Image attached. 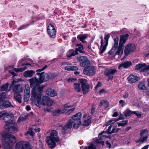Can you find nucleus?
I'll list each match as a JSON object with an SVG mask.
<instances>
[{"label": "nucleus", "mask_w": 149, "mask_h": 149, "mask_svg": "<svg viewBox=\"0 0 149 149\" xmlns=\"http://www.w3.org/2000/svg\"><path fill=\"white\" fill-rule=\"evenodd\" d=\"M47 32L51 38H54L56 34V31L54 26L50 24L47 28Z\"/></svg>", "instance_id": "obj_11"}, {"label": "nucleus", "mask_w": 149, "mask_h": 149, "mask_svg": "<svg viewBox=\"0 0 149 149\" xmlns=\"http://www.w3.org/2000/svg\"><path fill=\"white\" fill-rule=\"evenodd\" d=\"M28 118L27 116H21L19 117L17 120L18 122H19L21 121H24L26 120Z\"/></svg>", "instance_id": "obj_42"}, {"label": "nucleus", "mask_w": 149, "mask_h": 149, "mask_svg": "<svg viewBox=\"0 0 149 149\" xmlns=\"http://www.w3.org/2000/svg\"><path fill=\"white\" fill-rule=\"evenodd\" d=\"M132 64L131 61H125L120 63L118 66L119 70H122L123 69H126L130 66Z\"/></svg>", "instance_id": "obj_16"}, {"label": "nucleus", "mask_w": 149, "mask_h": 149, "mask_svg": "<svg viewBox=\"0 0 149 149\" xmlns=\"http://www.w3.org/2000/svg\"><path fill=\"white\" fill-rule=\"evenodd\" d=\"M141 136L140 138V140L141 141V142L142 143L146 142L148 138V135H146L143 136Z\"/></svg>", "instance_id": "obj_35"}, {"label": "nucleus", "mask_w": 149, "mask_h": 149, "mask_svg": "<svg viewBox=\"0 0 149 149\" xmlns=\"http://www.w3.org/2000/svg\"><path fill=\"white\" fill-rule=\"evenodd\" d=\"M123 121V123H118V125L119 127H123L124 126L127 124V123L125 122L124 121Z\"/></svg>", "instance_id": "obj_51"}, {"label": "nucleus", "mask_w": 149, "mask_h": 149, "mask_svg": "<svg viewBox=\"0 0 149 149\" xmlns=\"http://www.w3.org/2000/svg\"><path fill=\"white\" fill-rule=\"evenodd\" d=\"M2 106L4 108L10 107H14L11 103L8 101H6L4 102L3 103Z\"/></svg>", "instance_id": "obj_29"}, {"label": "nucleus", "mask_w": 149, "mask_h": 149, "mask_svg": "<svg viewBox=\"0 0 149 149\" xmlns=\"http://www.w3.org/2000/svg\"><path fill=\"white\" fill-rule=\"evenodd\" d=\"M148 130L147 129H144L142 130L140 133L141 136H142L145 133H148Z\"/></svg>", "instance_id": "obj_54"}, {"label": "nucleus", "mask_w": 149, "mask_h": 149, "mask_svg": "<svg viewBox=\"0 0 149 149\" xmlns=\"http://www.w3.org/2000/svg\"><path fill=\"white\" fill-rule=\"evenodd\" d=\"M27 87V88L25 89L24 91L25 92L27 93H29L30 92V87L29 85V84H26L25 85V88Z\"/></svg>", "instance_id": "obj_55"}, {"label": "nucleus", "mask_w": 149, "mask_h": 149, "mask_svg": "<svg viewBox=\"0 0 149 149\" xmlns=\"http://www.w3.org/2000/svg\"><path fill=\"white\" fill-rule=\"evenodd\" d=\"M133 114H135L138 118H140L141 117V116L142 115L141 113H138L137 111H133Z\"/></svg>", "instance_id": "obj_56"}, {"label": "nucleus", "mask_w": 149, "mask_h": 149, "mask_svg": "<svg viewBox=\"0 0 149 149\" xmlns=\"http://www.w3.org/2000/svg\"><path fill=\"white\" fill-rule=\"evenodd\" d=\"M80 62V66L82 67H87L90 65V61L87 57L84 56H81L77 57Z\"/></svg>", "instance_id": "obj_10"}, {"label": "nucleus", "mask_w": 149, "mask_h": 149, "mask_svg": "<svg viewBox=\"0 0 149 149\" xmlns=\"http://www.w3.org/2000/svg\"><path fill=\"white\" fill-rule=\"evenodd\" d=\"M54 102V101L51 100L49 97H47V106H51Z\"/></svg>", "instance_id": "obj_44"}, {"label": "nucleus", "mask_w": 149, "mask_h": 149, "mask_svg": "<svg viewBox=\"0 0 149 149\" xmlns=\"http://www.w3.org/2000/svg\"><path fill=\"white\" fill-rule=\"evenodd\" d=\"M119 103L122 107H123L125 105V102L122 100L119 101Z\"/></svg>", "instance_id": "obj_58"}, {"label": "nucleus", "mask_w": 149, "mask_h": 149, "mask_svg": "<svg viewBox=\"0 0 149 149\" xmlns=\"http://www.w3.org/2000/svg\"><path fill=\"white\" fill-rule=\"evenodd\" d=\"M41 104L44 105L47 104V96H44L42 97Z\"/></svg>", "instance_id": "obj_41"}, {"label": "nucleus", "mask_w": 149, "mask_h": 149, "mask_svg": "<svg viewBox=\"0 0 149 149\" xmlns=\"http://www.w3.org/2000/svg\"><path fill=\"white\" fill-rule=\"evenodd\" d=\"M27 57V56L26 57L24 56V58H22L19 60V61L18 63V67H19L21 66L28 65H31V64L28 63H23V62L25 60H26V58Z\"/></svg>", "instance_id": "obj_23"}, {"label": "nucleus", "mask_w": 149, "mask_h": 149, "mask_svg": "<svg viewBox=\"0 0 149 149\" xmlns=\"http://www.w3.org/2000/svg\"><path fill=\"white\" fill-rule=\"evenodd\" d=\"M106 45H104L103 46H102V47H101L100 48V54L102 53L106 49Z\"/></svg>", "instance_id": "obj_46"}, {"label": "nucleus", "mask_w": 149, "mask_h": 149, "mask_svg": "<svg viewBox=\"0 0 149 149\" xmlns=\"http://www.w3.org/2000/svg\"><path fill=\"white\" fill-rule=\"evenodd\" d=\"M129 36L128 34L120 36L119 44H118L119 38L116 37L114 39V43L109 53V55H113L114 56L119 54L120 52H123L124 47V44L127 40Z\"/></svg>", "instance_id": "obj_1"}, {"label": "nucleus", "mask_w": 149, "mask_h": 149, "mask_svg": "<svg viewBox=\"0 0 149 149\" xmlns=\"http://www.w3.org/2000/svg\"><path fill=\"white\" fill-rule=\"evenodd\" d=\"M138 87L141 90H144L146 89V87L144 84H138Z\"/></svg>", "instance_id": "obj_45"}, {"label": "nucleus", "mask_w": 149, "mask_h": 149, "mask_svg": "<svg viewBox=\"0 0 149 149\" xmlns=\"http://www.w3.org/2000/svg\"><path fill=\"white\" fill-rule=\"evenodd\" d=\"M136 47L135 45L133 44H130L127 45L125 47L124 53L125 55L127 56L131 52L135 51Z\"/></svg>", "instance_id": "obj_12"}, {"label": "nucleus", "mask_w": 149, "mask_h": 149, "mask_svg": "<svg viewBox=\"0 0 149 149\" xmlns=\"http://www.w3.org/2000/svg\"><path fill=\"white\" fill-rule=\"evenodd\" d=\"M26 95H24V100L25 102H27L29 100V97H26Z\"/></svg>", "instance_id": "obj_63"}, {"label": "nucleus", "mask_w": 149, "mask_h": 149, "mask_svg": "<svg viewBox=\"0 0 149 149\" xmlns=\"http://www.w3.org/2000/svg\"><path fill=\"white\" fill-rule=\"evenodd\" d=\"M83 119L84 120V125L88 126L91 123V117L90 116L84 115L83 116Z\"/></svg>", "instance_id": "obj_17"}, {"label": "nucleus", "mask_w": 149, "mask_h": 149, "mask_svg": "<svg viewBox=\"0 0 149 149\" xmlns=\"http://www.w3.org/2000/svg\"><path fill=\"white\" fill-rule=\"evenodd\" d=\"M133 111L130 110L129 109H127L124 111V114L126 117H127L133 114Z\"/></svg>", "instance_id": "obj_31"}, {"label": "nucleus", "mask_w": 149, "mask_h": 149, "mask_svg": "<svg viewBox=\"0 0 149 149\" xmlns=\"http://www.w3.org/2000/svg\"><path fill=\"white\" fill-rule=\"evenodd\" d=\"M55 77L54 74L51 73H49L47 75V79H50L51 80L54 79Z\"/></svg>", "instance_id": "obj_39"}, {"label": "nucleus", "mask_w": 149, "mask_h": 149, "mask_svg": "<svg viewBox=\"0 0 149 149\" xmlns=\"http://www.w3.org/2000/svg\"><path fill=\"white\" fill-rule=\"evenodd\" d=\"M118 120H111L105 123L106 126H108L111 124H113L115 122L117 121Z\"/></svg>", "instance_id": "obj_36"}, {"label": "nucleus", "mask_w": 149, "mask_h": 149, "mask_svg": "<svg viewBox=\"0 0 149 149\" xmlns=\"http://www.w3.org/2000/svg\"><path fill=\"white\" fill-rule=\"evenodd\" d=\"M82 90L84 93L86 94L88 91L90 87L89 84H81Z\"/></svg>", "instance_id": "obj_28"}, {"label": "nucleus", "mask_w": 149, "mask_h": 149, "mask_svg": "<svg viewBox=\"0 0 149 149\" xmlns=\"http://www.w3.org/2000/svg\"><path fill=\"white\" fill-rule=\"evenodd\" d=\"M59 109L58 108L53 111V114L54 116H57L60 114Z\"/></svg>", "instance_id": "obj_48"}, {"label": "nucleus", "mask_w": 149, "mask_h": 149, "mask_svg": "<svg viewBox=\"0 0 149 149\" xmlns=\"http://www.w3.org/2000/svg\"><path fill=\"white\" fill-rule=\"evenodd\" d=\"M36 86L33 87L32 91V97L35 99L38 100V103L40 100L43 92V89L45 86L40 87L39 86L40 84H36Z\"/></svg>", "instance_id": "obj_6"}, {"label": "nucleus", "mask_w": 149, "mask_h": 149, "mask_svg": "<svg viewBox=\"0 0 149 149\" xmlns=\"http://www.w3.org/2000/svg\"><path fill=\"white\" fill-rule=\"evenodd\" d=\"M9 84H3L1 87V91H6L8 86Z\"/></svg>", "instance_id": "obj_38"}, {"label": "nucleus", "mask_w": 149, "mask_h": 149, "mask_svg": "<svg viewBox=\"0 0 149 149\" xmlns=\"http://www.w3.org/2000/svg\"><path fill=\"white\" fill-rule=\"evenodd\" d=\"M9 72L13 75V77L16 75V74L13 71L9 70Z\"/></svg>", "instance_id": "obj_62"}, {"label": "nucleus", "mask_w": 149, "mask_h": 149, "mask_svg": "<svg viewBox=\"0 0 149 149\" xmlns=\"http://www.w3.org/2000/svg\"><path fill=\"white\" fill-rule=\"evenodd\" d=\"M88 37L87 34H79L77 36V38L83 43H85L86 41L85 40Z\"/></svg>", "instance_id": "obj_19"}, {"label": "nucleus", "mask_w": 149, "mask_h": 149, "mask_svg": "<svg viewBox=\"0 0 149 149\" xmlns=\"http://www.w3.org/2000/svg\"><path fill=\"white\" fill-rule=\"evenodd\" d=\"M13 90L15 93H19L23 91L22 88L20 84H16L13 88Z\"/></svg>", "instance_id": "obj_24"}, {"label": "nucleus", "mask_w": 149, "mask_h": 149, "mask_svg": "<svg viewBox=\"0 0 149 149\" xmlns=\"http://www.w3.org/2000/svg\"><path fill=\"white\" fill-rule=\"evenodd\" d=\"M14 97L15 99L19 103L22 102L21 95L19 93L16 92L15 93Z\"/></svg>", "instance_id": "obj_25"}, {"label": "nucleus", "mask_w": 149, "mask_h": 149, "mask_svg": "<svg viewBox=\"0 0 149 149\" xmlns=\"http://www.w3.org/2000/svg\"><path fill=\"white\" fill-rule=\"evenodd\" d=\"M82 114L81 112H78L75 115L72 116L71 119H70L66 123L64 127L62 125L59 126L60 129H62V132L63 134H65V130L72 127L74 129H77L80 126L81 123V118Z\"/></svg>", "instance_id": "obj_2"}, {"label": "nucleus", "mask_w": 149, "mask_h": 149, "mask_svg": "<svg viewBox=\"0 0 149 149\" xmlns=\"http://www.w3.org/2000/svg\"><path fill=\"white\" fill-rule=\"evenodd\" d=\"M56 92L54 89L51 88L47 90V95L54 97L57 95Z\"/></svg>", "instance_id": "obj_21"}, {"label": "nucleus", "mask_w": 149, "mask_h": 149, "mask_svg": "<svg viewBox=\"0 0 149 149\" xmlns=\"http://www.w3.org/2000/svg\"><path fill=\"white\" fill-rule=\"evenodd\" d=\"M106 144L107 146L109 147V148H111V145L109 142L108 141H107L106 142Z\"/></svg>", "instance_id": "obj_64"}, {"label": "nucleus", "mask_w": 149, "mask_h": 149, "mask_svg": "<svg viewBox=\"0 0 149 149\" xmlns=\"http://www.w3.org/2000/svg\"><path fill=\"white\" fill-rule=\"evenodd\" d=\"M64 107V108H70L73 107L72 106L70 105L69 104V103H66V104H64L63 106Z\"/></svg>", "instance_id": "obj_60"}, {"label": "nucleus", "mask_w": 149, "mask_h": 149, "mask_svg": "<svg viewBox=\"0 0 149 149\" xmlns=\"http://www.w3.org/2000/svg\"><path fill=\"white\" fill-rule=\"evenodd\" d=\"M4 115L5 116L3 118V119L4 120H6V119L9 118L10 117L9 114L6 111H3L2 112H0V118L1 117Z\"/></svg>", "instance_id": "obj_27"}, {"label": "nucleus", "mask_w": 149, "mask_h": 149, "mask_svg": "<svg viewBox=\"0 0 149 149\" xmlns=\"http://www.w3.org/2000/svg\"><path fill=\"white\" fill-rule=\"evenodd\" d=\"M75 108L70 109L68 110L66 112L65 114L66 115H68L72 113L75 110Z\"/></svg>", "instance_id": "obj_37"}, {"label": "nucleus", "mask_w": 149, "mask_h": 149, "mask_svg": "<svg viewBox=\"0 0 149 149\" xmlns=\"http://www.w3.org/2000/svg\"><path fill=\"white\" fill-rule=\"evenodd\" d=\"M76 79L74 78H69L68 79L67 81L68 83H73L76 80Z\"/></svg>", "instance_id": "obj_49"}, {"label": "nucleus", "mask_w": 149, "mask_h": 149, "mask_svg": "<svg viewBox=\"0 0 149 149\" xmlns=\"http://www.w3.org/2000/svg\"><path fill=\"white\" fill-rule=\"evenodd\" d=\"M59 109L60 114H63L65 113L67 111V109L65 108Z\"/></svg>", "instance_id": "obj_52"}, {"label": "nucleus", "mask_w": 149, "mask_h": 149, "mask_svg": "<svg viewBox=\"0 0 149 149\" xmlns=\"http://www.w3.org/2000/svg\"><path fill=\"white\" fill-rule=\"evenodd\" d=\"M99 144H101L102 146H103L104 144V141H101L100 139H97L94 143H93L88 147H86L84 149H97L96 148V145Z\"/></svg>", "instance_id": "obj_13"}, {"label": "nucleus", "mask_w": 149, "mask_h": 149, "mask_svg": "<svg viewBox=\"0 0 149 149\" xmlns=\"http://www.w3.org/2000/svg\"><path fill=\"white\" fill-rule=\"evenodd\" d=\"M65 69L67 71H73L77 70L78 68L76 66L69 65L65 66Z\"/></svg>", "instance_id": "obj_26"}, {"label": "nucleus", "mask_w": 149, "mask_h": 149, "mask_svg": "<svg viewBox=\"0 0 149 149\" xmlns=\"http://www.w3.org/2000/svg\"><path fill=\"white\" fill-rule=\"evenodd\" d=\"M2 136V146L4 148L7 149H12V147L16 142V138L14 136L8 134L5 131L1 133Z\"/></svg>", "instance_id": "obj_3"}, {"label": "nucleus", "mask_w": 149, "mask_h": 149, "mask_svg": "<svg viewBox=\"0 0 149 149\" xmlns=\"http://www.w3.org/2000/svg\"><path fill=\"white\" fill-rule=\"evenodd\" d=\"M16 149H29V144L24 142H20L17 143L15 146Z\"/></svg>", "instance_id": "obj_15"}, {"label": "nucleus", "mask_w": 149, "mask_h": 149, "mask_svg": "<svg viewBox=\"0 0 149 149\" xmlns=\"http://www.w3.org/2000/svg\"><path fill=\"white\" fill-rule=\"evenodd\" d=\"M100 106L101 107L103 106L107 108L109 106V103L108 101L105 100H101L100 101Z\"/></svg>", "instance_id": "obj_30"}, {"label": "nucleus", "mask_w": 149, "mask_h": 149, "mask_svg": "<svg viewBox=\"0 0 149 149\" xmlns=\"http://www.w3.org/2000/svg\"><path fill=\"white\" fill-rule=\"evenodd\" d=\"M80 84H74V88L77 92H79L81 90V88L80 86Z\"/></svg>", "instance_id": "obj_43"}, {"label": "nucleus", "mask_w": 149, "mask_h": 149, "mask_svg": "<svg viewBox=\"0 0 149 149\" xmlns=\"http://www.w3.org/2000/svg\"><path fill=\"white\" fill-rule=\"evenodd\" d=\"M6 119L5 121L6 124L5 127L6 130L11 133H16L18 129L16 126L17 125L12 123L10 122V118Z\"/></svg>", "instance_id": "obj_7"}, {"label": "nucleus", "mask_w": 149, "mask_h": 149, "mask_svg": "<svg viewBox=\"0 0 149 149\" xmlns=\"http://www.w3.org/2000/svg\"><path fill=\"white\" fill-rule=\"evenodd\" d=\"M77 46H78V47L76 48L75 49V50H76L77 52L78 51L81 53H83V52L82 51V50L83 49V46L81 45V44H77Z\"/></svg>", "instance_id": "obj_32"}, {"label": "nucleus", "mask_w": 149, "mask_h": 149, "mask_svg": "<svg viewBox=\"0 0 149 149\" xmlns=\"http://www.w3.org/2000/svg\"><path fill=\"white\" fill-rule=\"evenodd\" d=\"M130 83H134L139 79V78L133 75H130L127 78Z\"/></svg>", "instance_id": "obj_18"}, {"label": "nucleus", "mask_w": 149, "mask_h": 149, "mask_svg": "<svg viewBox=\"0 0 149 149\" xmlns=\"http://www.w3.org/2000/svg\"><path fill=\"white\" fill-rule=\"evenodd\" d=\"M6 97V93L5 92L2 93L0 94V102H3Z\"/></svg>", "instance_id": "obj_33"}, {"label": "nucleus", "mask_w": 149, "mask_h": 149, "mask_svg": "<svg viewBox=\"0 0 149 149\" xmlns=\"http://www.w3.org/2000/svg\"><path fill=\"white\" fill-rule=\"evenodd\" d=\"M78 54V52L75 50L70 49L67 52L66 55L67 57L70 58L72 56L76 55Z\"/></svg>", "instance_id": "obj_20"}, {"label": "nucleus", "mask_w": 149, "mask_h": 149, "mask_svg": "<svg viewBox=\"0 0 149 149\" xmlns=\"http://www.w3.org/2000/svg\"><path fill=\"white\" fill-rule=\"evenodd\" d=\"M110 36L109 34H107L104 37V39L107 41V42L108 41V39Z\"/></svg>", "instance_id": "obj_59"}, {"label": "nucleus", "mask_w": 149, "mask_h": 149, "mask_svg": "<svg viewBox=\"0 0 149 149\" xmlns=\"http://www.w3.org/2000/svg\"><path fill=\"white\" fill-rule=\"evenodd\" d=\"M40 19V18L38 17H36L34 16H33L32 19L33 23L36 21Z\"/></svg>", "instance_id": "obj_50"}, {"label": "nucleus", "mask_w": 149, "mask_h": 149, "mask_svg": "<svg viewBox=\"0 0 149 149\" xmlns=\"http://www.w3.org/2000/svg\"><path fill=\"white\" fill-rule=\"evenodd\" d=\"M22 81V79L21 78H19V79H16V80H15V79H14L13 81L12 84H14V83L19 82L20 81Z\"/></svg>", "instance_id": "obj_61"}, {"label": "nucleus", "mask_w": 149, "mask_h": 149, "mask_svg": "<svg viewBox=\"0 0 149 149\" xmlns=\"http://www.w3.org/2000/svg\"><path fill=\"white\" fill-rule=\"evenodd\" d=\"M47 143L49 147L52 148L56 146V143L59 140V138L58 136L57 132L55 130L52 131L50 135L47 136Z\"/></svg>", "instance_id": "obj_5"}, {"label": "nucleus", "mask_w": 149, "mask_h": 149, "mask_svg": "<svg viewBox=\"0 0 149 149\" xmlns=\"http://www.w3.org/2000/svg\"><path fill=\"white\" fill-rule=\"evenodd\" d=\"M35 73V72L32 70H29L25 71L24 74V76L26 77H30L32 76L33 74Z\"/></svg>", "instance_id": "obj_22"}, {"label": "nucleus", "mask_w": 149, "mask_h": 149, "mask_svg": "<svg viewBox=\"0 0 149 149\" xmlns=\"http://www.w3.org/2000/svg\"><path fill=\"white\" fill-rule=\"evenodd\" d=\"M135 68V70H140L143 68L141 70V72H143V74L145 76L149 74V72H148L149 70V65L146 66V63H139L136 65Z\"/></svg>", "instance_id": "obj_8"}, {"label": "nucleus", "mask_w": 149, "mask_h": 149, "mask_svg": "<svg viewBox=\"0 0 149 149\" xmlns=\"http://www.w3.org/2000/svg\"><path fill=\"white\" fill-rule=\"evenodd\" d=\"M112 127V126L111 125L109 127L108 129L107 130L106 132L108 134H111V130Z\"/></svg>", "instance_id": "obj_53"}, {"label": "nucleus", "mask_w": 149, "mask_h": 149, "mask_svg": "<svg viewBox=\"0 0 149 149\" xmlns=\"http://www.w3.org/2000/svg\"><path fill=\"white\" fill-rule=\"evenodd\" d=\"M27 68V67L25 66H24L23 68H22L19 69L14 68V70L17 72H22L26 70Z\"/></svg>", "instance_id": "obj_34"}, {"label": "nucleus", "mask_w": 149, "mask_h": 149, "mask_svg": "<svg viewBox=\"0 0 149 149\" xmlns=\"http://www.w3.org/2000/svg\"><path fill=\"white\" fill-rule=\"evenodd\" d=\"M78 81L81 84H87V83L86 79H79L78 80Z\"/></svg>", "instance_id": "obj_40"}, {"label": "nucleus", "mask_w": 149, "mask_h": 149, "mask_svg": "<svg viewBox=\"0 0 149 149\" xmlns=\"http://www.w3.org/2000/svg\"><path fill=\"white\" fill-rule=\"evenodd\" d=\"M117 71V70L115 69L109 68L105 70L104 74L108 78V80H112Z\"/></svg>", "instance_id": "obj_9"}, {"label": "nucleus", "mask_w": 149, "mask_h": 149, "mask_svg": "<svg viewBox=\"0 0 149 149\" xmlns=\"http://www.w3.org/2000/svg\"><path fill=\"white\" fill-rule=\"evenodd\" d=\"M95 70L94 68L90 66L85 67L84 70V73L85 74L92 75L95 73Z\"/></svg>", "instance_id": "obj_14"}, {"label": "nucleus", "mask_w": 149, "mask_h": 149, "mask_svg": "<svg viewBox=\"0 0 149 149\" xmlns=\"http://www.w3.org/2000/svg\"><path fill=\"white\" fill-rule=\"evenodd\" d=\"M47 67V65L41 69H38L36 71V74L40 76L39 78H37L36 77L32 78L29 79V81L30 84H41L43 82L45 81V75L44 72H41L44 70Z\"/></svg>", "instance_id": "obj_4"}, {"label": "nucleus", "mask_w": 149, "mask_h": 149, "mask_svg": "<svg viewBox=\"0 0 149 149\" xmlns=\"http://www.w3.org/2000/svg\"><path fill=\"white\" fill-rule=\"evenodd\" d=\"M35 133L33 132L32 131H28L25 134V135H26L28 134H29L31 136H33L34 135Z\"/></svg>", "instance_id": "obj_57"}, {"label": "nucleus", "mask_w": 149, "mask_h": 149, "mask_svg": "<svg viewBox=\"0 0 149 149\" xmlns=\"http://www.w3.org/2000/svg\"><path fill=\"white\" fill-rule=\"evenodd\" d=\"M29 25L28 24H25L22 25L21 26H20L19 28L18 29V30L19 31L20 30L25 29L27 28L29 26Z\"/></svg>", "instance_id": "obj_47"}]
</instances>
